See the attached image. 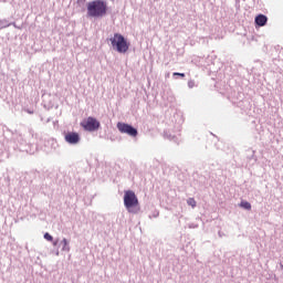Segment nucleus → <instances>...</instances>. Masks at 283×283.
<instances>
[{
	"label": "nucleus",
	"instance_id": "13",
	"mask_svg": "<svg viewBox=\"0 0 283 283\" xmlns=\"http://www.w3.org/2000/svg\"><path fill=\"white\" fill-rule=\"evenodd\" d=\"M172 76H180L181 78H185V73H172Z\"/></svg>",
	"mask_w": 283,
	"mask_h": 283
},
{
	"label": "nucleus",
	"instance_id": "4",
	"mask_svg": "<svg viewBox=\"0 0 283 283\" xmlns=\"http://www.w3.org/2000/svg\"><path fill=\"white\" fill-rule=\"evenodd\" d=\"M81 127L85 129V132H96L101 127V122L94 117H87L81 123Z\"/></svg>",
	"mask_w": 283,
	"mask_h": 283
},
{
	"label": "nucleus",
	"instance_id": "9",
	"mask_svg": "<svg viewBox=\"0 0 283 283\" xmlns=\"http://www.w3.org/2000/svg\"><path fill=\"white\" fill-rule=\"evenodd\" d=\"M240 207H242V209L251 211V205L249 203V201H241Z\"/></svg>",
	"mask_w": 283,
	"mask_h": 283
},
{
	"label": "nucleus",
	"instance_id": "10",
	"mask_svg": "<svg viewBox=\"0 0 283 283\" xmlns=\"http://www.w3.org/2000/svg\"><path fill=\"white\" fill-rule=\"evenodd\" d=\"M187 205H189V207H192V209H196V205H197L196 199L189 198L187 200Z\"/></svg>",
	"mask_w": 283,
	"mask_h": 283
},
{
	"label": "nucleus",
	"instance_id": "1",
	"mask_svg": "<svg viewBox=\"0 0 283 283\" xmlns=\"http://www.w3.org/2000/svg\"><path fill=\"white\" fill-rule=\"evenodd\" d=\"M87 17L91 19H103L107 14V2L104 0H93L87 3Z\"/></svg>",
	"mask_w": 283,
	"mask_h": 283
},
{
	"label": "nucleus",
	"instance_id": "12",
	"mask_svg": "<svg viewBox=\"0 0 283 283\" xmlns=\"http://www.w3.org/2000/svg\"><path fill=\"white\" fill-rule=\"evenodd\" d=\"M188 87L193 90V87H196V82L193 80L188 81Z\"/></svg>",
	"mask_w": 283,
	"mask_h": 283
},
{
	"label": "nucleus",
	"instance_id": "3",
	"mask_svg": "<svg viewBox=\"0 0 283 283\" xmlns=\"http://www.w3.org/2000/svg\"><path fill=\"white\" fill-rule=\"evenodd\" d=\"M109 41L113 50L118 52V54H126V52L129 50V42H127V39H125L123 34L115 33Z\"/></svg>",
	"mask_w": 283,
	"mask_h": 283
},
{
	"label": "nucleus",
	"instance_id": "2",
	"mask_svg": "<svg viewBox=\"0 0 283 283\" xmlns=\"http://www.w3.org/2000/svg\"><path fill=\"white\" fill-rule=\"evenodd\" d=\"M124 207L129 213H138L140 211V206L138 203V197L132 190H126L124 192Z\"/></svg>",
	"mask_w": 283,
	"mask_h": 283
},
{
	"label": "nucleus",
	"instance_id": "8",
	"mask_svg": "<svg viewBox=\"0 0 283 283\" xmlns=\"http://www.w3.org/2000/svg\"><path fill=\"white\" fill-rule=\"evenodd\" d=\"M62 244H63L62 251L70 252V242H67V239H63Z\"/></svg>",
	"mask_w": 283,
	"mask_h": 283
},
{
	"label": "nucleus",
	"instance_id": "6",
	"mask_svg": "<svg viewBox=\"0 0 283 283\" xmlns=\"http://www.w3.org/2000/svg\"><path fill=\"white\" fill-rule=\"evenodd\" d=\"M65 140L70 145H76L81 140V136H78V133H69L65 135Z\"/></svg>",
	"mask_w": 283,
	"mask_h": 283
},
{
	"label": "nucleus",
	"instance_id": "7",
	"mask_svg": "<svg viewBox=\"0 0 283 283\" xmlns=\"http://www.w3.org/2000/svg\"><path fill=\"white\" fill-rule=\"evenodd\" d=\"M254 21L259 28H264V25H266V21H269V18H266L264 14H259L255 17Z\"/></svg>",
	"mask_w": 283,
	"mask_h": 283
},
{
	"label": "nucleus",
	"instance_id": "14",
	"mask_svg": "<svg viewBox=\"0 0 283 283\" xmlns=\"http://www.w3.org/2000/svg\"><path fill=\"white\" fill-rule=\"evenodd\" d=\"M56 244H59V240L53 242V247H56Z\"/></svg>",
	"mask_w": 283,
	"mask_h": 283
},
{
	"label": "nucleus",
	"instance_id": "5",
	"mask_svg": "<svg viewBox=\"0 0 283 283\" xmlns=\"http://www.w3.org/2000/svg\"><path fill=\"white\" fill-rule=\"evenodd\" d=\"M117 129L120 134H127V136H130L132 138H136L138 136V130L126 123H117Z\"/></svg>",
	"mask_w": 283,
	"mask_h": 283
},
{
	"label": "nucleus",
	"instance_id": "11",
	"mask_svg": "<svg viewBox=\"0 0 283 283\" xmlns=\"http://www.w3.org/2000/svg\"><path fill=\"white\" fill-rule=\"evenodd\" d=\"M44 239L48 240V242H52L54 240V238L50 234V233H44Z\"/></svg>",
	"mask_w": 283,
	"mask_h": 283
}]
</instances>
